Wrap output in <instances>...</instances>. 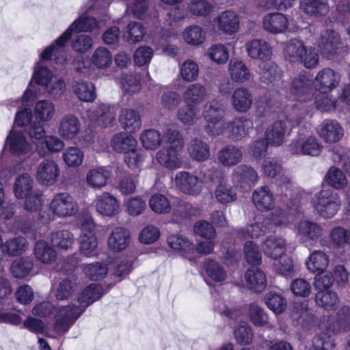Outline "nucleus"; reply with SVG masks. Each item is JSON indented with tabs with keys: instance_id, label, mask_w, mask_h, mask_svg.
<instances>
[{
	"instance_id": "nucleus-49",
	"label": "nucleus",
	"mask_w": 350,
	"mask_h": 350,
	"mask_svg": "<svg viewBox=\"0 0 350 350\" xmlns=\"http://www.w3.org/2000/svg\"><path fill=\"white\" fill-rule=\"evenodd\" d=\"M314 103L316 108L321 112L332 113L342 108L338 104V100L327 93L319 92L315 96Z\"/></svg>"
},
{
	"instance_id": "nucleus-24",
	"label": "nucleus",
	"mask_w": 350,
	"mask_h": 350,
	"mask_svg": "<svg viewBox=\"0 0 350 350\" xmlns=\"http://www.w3.org/2000/svg\"><path fill=\"white\" fill-rule=\"evenodd\" d=\"M262 27L265 31L273 34L284 33L288 27L287 17L280 12L269 13L264 16Z\"/></svg>"
},
{
	"instance_id": "nucleus-10",
	"label": "nucleus",
	"mask_w": 350,
	"mask_h": 350,
	"mask_svg": "<svg viewBox=\"0 0 350 350\" xmlns=\"http://www.w3.org/2000/svg\"><path fill=\"white\" fill-rule=\"evenodd\" d=\"M318 46L323 55L332 59L339 53L342 48L340 36L334 30L327 29L321 33Z\"/></svg>"
},
{
	"instance_id": "nucleus-52",
	"label": "nucleus",
	"mask_w": 350,
	"mask_h": 350,
	"mask_svg": "<svg viewBox=\"0 0 350 350\" xmlns=\"http://www.w3.org/2000/svg\"><path fill=\"white\" fill-rule=\"evenodd\" d=\"M306 45L304 42L297 39L289 40L284 50V57L292 63H299L302 59Z\"/></svg>"
},
{
	"instance_id": "nucleus-15",
	"label": "nucleus",
	"mask_w": 350,
	"mask_h": 350,
	"mask_svg": "<svg viewBox=\"0 0 350 350\" xmlns=\"http://www.w3.org/2000/svg\"><path fill=\"white\" fill-rule=\"evenodd\" d=\"M270 229V219L261 214L254 217V221L247 224L245 228L237 230V236L246 239H256L266 233Z\"/></svg>"
},
{
	"instance_id": "nucleus-13",
	"label": "nucleus",
	"mask_w": 350,
	"mask_h": 350,
	"mask_svg": "<svg viewBox=\"0 0 350 350\" xmlns=\"http://www.w3.org/2000/svg\"><path fill=\"white\" fill-rule=\"evenodd\" d=\"M59 174L58 164L53 159H44L37 167L36 178L40 185L49 187L57 182Z\"/></svg>"
},
{
	"instance_id": "nucleus-64",
	"label": "nucleus",
	"mask_w": 350,
	"mask_h": 350,
	"mask_svg": "<svg viewBox=\"0 0 350 350\" xmlns=\"http://www.w3.org/2000/svg\"><path fill=\"white\" fill-rule=\"evenodd\" d=\"M77 290V283L73 278L62 280L56 288L55 296L59 300H65L70 297Z\"/></svg>"
},
{
	"instance_id": "nucleus-56",
	"label": "nucleus",
	"mask_w": 350,
	"mask_h": 350,
	"mask_svg": "<svg viewBox=\"0 0 350 350\" xmlns=\"http://www.w3.org/2000/svg\"><path fill=\"white\" fill-rule=\"evenodd\" d=\"M177 118L183 124L191 126L201 118L200 109L196 105H187L178 109Z\"/></svg>"
},
{
	"instance_id": "nucleus-36",
	"label": "nucleus",
	"mask_w": 350,
	"mask_h": 350,
	"mask_svg": "<svg viewBox=\"0 0 350 350\" xmlns=\"http://www.w3.org/2000/svg\"><path fill=\"white\" fill-rule=\"evenodd\" d=\"M206 88L200 83L189 85L183 94V100L187 105L198 106L206 97Z\"/></svg>"
},
{
	"instance_id": "nucleus-17",
	"label": "nucleus",
	"mask_w": 350,
	"mask_h": 350,
	"mask_svg": "<svg viewBox=\"0 0 350 350\" xmlns=\"http://www.w3.org/2000/svg\"><path fill=\"white\" fill-rule=\"evenodd\" d=\"M253 121L245 116L234 117L227 124V130L233 141L245 138L253 129Z\"/></svg>"
},
{
	"instance_id": "nucleus-53",
	"label": "nucleus",
	"mask_w": 350,
	"mask_h": 350,
	"mask_svg": "<svg viewBox=\"0 0 350 350\" xmlns=\"http://www.w3.org/2000/svg\"><path fill=\"white\" fill-rule=\"evenodd\" d=\"M74 235L68 230H59L53 232L51 241L53 247L59 250L66 251L74 243Z\"/></svg>"
},
{
	"instance_id": "nucleus-44",
	"label": "nucleus",
	"mask_w": 350,
	"mask_h": 350,
	"mask_svg": "<svg viewBox=\"0 0 350 350\" xmlns=\"http://www.w3.org/2000/svg\"><path fill=\"white\" fill-rule=\"evenodd\" d=\"M72 88L75 94L81 101L92 102L96 97L95 87L92 83L77 80L73 83Z\"/></svg>"
},
{
	"instance_id": "nucleus-31",
	"label": "nucleus",
	"mask_w": 350,
	"mask_h": 350,
	"mask_svg": "<svg viewBox=\"0 0 350 350\" xmlns=\"http://www.w3.org/2000/svg\"><path fill=\"white\" fill-rule=\"evenodd\" d=\"M252 201L256 208L260 211L271 210L274 206V198L267 186L256 189L252 193Z\"/></svg>"
},
{
	"instance_id": "nucleus-42",
	"label": "nucleus",
	"mask_w": 350,
	"mask_h": 350,
	"mask_svg": "<svg viewBox=\"0 0 350 350\" xmlns=\"http://www.w3.org/2000/svg\"><path fill=\"white\" fill-rule=\"evenodd\" d=\"M168 245L173 250L181 253L184 256L193 254L196 247L186 237L180 234H172L167 239Z\"/></svg>"
},
{
	"instance_id": "nucleus-7",
	"label": "nucleus",
	"mask_w": 350,
	"mask_h": 350,
	"mask_svg": "<svg viewBox=\"0 0 350 350\" xmlns=\"http://www.w3.org/2000/svg\"><path fill=\"white\" fill-rule=\"evenodd\" d=\"M95 224L91 216H87L81 224V233L79 237L80 252L85 256L90 257L96 254L98 241L94 233Z\"/></svg>"
},
{
	"instance_id": "nucleus-40",
	"label": "nucleus",
	"mask_w": 350,
	"mask_h": 350,
	"mask_svg": "<svg viewBox=\"0 0 350 350\" xmlns=\"http://www.w3.org/2000/svg\"><path fill=\"white\" fill-rule=\"evenodd\" d=\"M300 8L308 15L314 17L325 16L329 10L328 0H301Z\"/></svg>"
},
{
	"instance_id": "nucleus-43",
	"label": "nucleus",
	"mask_w": 350,
	"mask_h": 350,
	"mask_svg": "<svg viewBox=\"0 0 350 350\" xmlns=\"http://www.w3.org/2000/svg\"><path fill=\"white\" fill-rule=\"evenodd\" d=\"M187 151L189 156L198 161L206 160L210 156L208 145L201 139L194 137L187 144Z\"/></svg>"
},
{
	"instance_id": "nucleus-23",
	"label": "nucleus",
	"mask_w": 350,
	"mask_h": 350,
	"mask_svg": "<svg viewBox=\"0 0 350 350\" xmlns=\"http://www.w3.org/2000/svg\"><path fill=\"white\" fill-rule=\"evenodd\" d=\"M111 176V171L107 167L98 166L88 171L85 182L90 187L100 190L107 185Z\"/></svg>"
},
{
	"instance_id": "nucleus-37",
	"label": "nucleus",
	"mask_w": 350,
	"mask_h": 350,
	"mask_svg": "<svg viewBox=\"0 0 350 350\" xmlns=\"http://www.w3.org/2000/svg\"><path fill=\"white\" fill-rule=\"evenodd\" d=\"M296 231L297 234L309 241H316L323 234L321 226L308 220L299 221L296 225Z\"/></svg>"
},
{
	"instance_id": "nucleus-30",
	"label": "nucleus",
	"mask_w": 350,
	"mask_h": 350,
	"mask_svg": "<svg viewBox=\"0 0 350 350\" xmlns=\"http://www.w3.org/2000/svg\"><path fill=\"white\" fill-rule=\"evenodd\" d=\"M245 280L247 288L254 292L261 293L267 287L266 274L258 267L248 269L245 273Z\"/></svg>"
},
{
	"instance_id": "nucleus-19",
	"label": "nucleus",
	"mask_w": 350,
	"mask_h": 350,
	"mask_svg": "<svg viewBox=\"0 0 350 350\" xmlns=\"http://www.w3.org/2000/svg\"><path fill=\"white\" fill-rule=\"evenodd\" d=\"M232 179L237 187L250 189L258 182V176L251 166L240 165L234 170Z\"/></svg>"
},
{
	"instance_id": "nucleus-46",
	"label": "nucleus",
	"mask_w": 350,
	"mask_h": 350,
	"mask_svg": "<svg viewBox=\"0 0 350 350\" xmlns=\"http://www.w3.org/2000/svg\"><path fill=\"white\" fill-rule=\"evenodd\" d=\"M350 325V308L342 306L337 313V319L334 322V318L329 319L327 322V329L333 334H336L342 330H345Z\"/></svg>"
},
{
	"instance_id": "nucleus-20",
	"label": "nucleus",
	"mask_w": 350,
	"mask_h": 350,
	"mask_svg": "<svg viewBox=\"0 0 350 350\" xmlns=\"http://www.w3.org/2000/svg\"><path fill=\"white\" fill-rule=\"evenodd\" d=\"M261 248L266 256L276 260L286 253V241L280 236L269 235L262 241Z\"/></svg>"
},
{
	"instance_id": "nucleus-26",
	"label": "nucleus",
	"mask_w": 350,
	"mask_h": 350,
	"mask_svg": "<svg viewBox=\"0 0 350 350\" xmlns=\"http://www.w3.org/2000/svg\"><path fill=\"white\" fill-rule=\"evenodd\" d=\"M118 120L122 128L129 133H135L142 126L139 113L133 109H122L119 113Z\"/></svg>"
},
{
	"instance_id": "nucleus-4",
	"label": "nucleus",
	"mask_w": 350,
	"mask_h": 350,
	"mask_svg": "<svg viewBox=\"0 0 350 350\" xmlns=\"http://www.w3.org/2000/svg\"><path fill=\"white\" fill-rule=\"evenodd\" d=\"M312 204L322 217L332 218L339 211L341 201L338 193L330 189H326L314 195Z\"/></svg>"
},
{
	"instance_id": "nucleus-16",
	"label": "nucleus",
	"mask_w": 350,
	"mask_h": 350,
	"mask_svg": "<svg viewBox=\"0 0 350 350\" xmlns=\"http://www.w3.org/2000/svg\"><path fill=\"white\" fill-rule=\"evenodd\" d=\"M311 77L308 72L303 71L297 74L293 79L291 87V93L295 99L300 102H306L310 100L311 86Z\"/></svg>"
},
{
	"instance_id": "nucleus-54",
	"label": "nucleus",
	"mask_w": 350,
	"mask_h": 350,
	"mask_svg": "<svg viewBox=\"0 0 350 350\" xmlns=\"http://www.w3.org/2000/svg\"><path fill=\"white\" fill-rule=\"evenodd\" d=\"M315 301L327 311L337 309L340 304L338 295L332 291H319L315 295Z\"/></svg>"
},
{
	"instance_id": "nucleus-6",
	"label": "nucleus",
	"mask_w": 350,
	"mask_h": 350,
	"mask_svg": "<svg viewBox=\"0 0 350 350\" xmlns=\"http://www.w3.org/2000/svg\"><path fill=\"white\" fill-rule=\"evenodd\" d=\"M262 170L267 176L275 178L278 185L277 195L284 196L286 198L292 196L290 178L282 173L281 164L276 159L271 158L265 160Z\"/></svg>"
},
{
	"instance_id": "nucleus-62",
	"label": "nucleus",
	"mask_w": 350,
	"mask_h": 350,
	"mask_svg": "<svg viewBox=\"0 0 350 350\" xmlns=\"http://www.w3.org/2000/svg\"><path fill=\"white\" fill-rule=\"evenodd\" d=\"M265 299L267 306L276 314L282 313L286 307V299L278 293L269 292Z\"/></svg>"
},
{
	"instance_id": "nucleus-34",
	"label": "nucleus",
	"mask_w": 350,
	"mask_h": 350,
	"mask_svg": "<svg viewBox=\"0 0 350 350\" xmlns=\"http://www.w3.org/2000/svg\"><path fill=\"white\" fill-rule=\"evenodd\" d=\"M217 158L223 165L234 166L241 161L243 151L240 147L237 146L227 145L218 152Z\"/></svg>"
},
{
	"instance_id": "nucleus-1",
	"label": "nucleus",
	"mask_w": 350,
	"mask_h": 350,
	"mask_svg": "<svg viewBox=\"0 0 350 350\" xmlns=\"http://www.w3.org/2000/svg\"><path fill=\"white\" fill-rule=\"evenodd\" d=\"M33 82L44 88V90L51 95L61 94L66 88L63 78L55 75L44 62L40 61L34 66L31 81L23 94L22 100L19 99L8 100L7 106L19 107L35 99L39 94L38 88L33 84Z\"/></svg>"
},
{
	"instance_id": "nucleus-5",
	"label": "nucleus",
	"mask_w": 350,
	"mask_h": 350,
	"mask_svg": "<svg viewBox=\"0 0 350 350\" xmlns=\"http://www.w3.org/2000/svg\"><path fill=\"white\" fill-rule=\"evenodd\" d=\"M321 148L322 146L307 127L300 129L297 136L289 144V150L294 154L316 157L321 153Z\"/></svg>"
},
{
	"instance_id": "nucleus-47",
	"label": "nucleus",
	"mask_w": 350,
	"mask_h": 350,
	"mask_svg": "<svg viewBox=\"0 0 350 350\" xmlns=\"http://www.w3.org/2000/svg\"><path fill=\"white\" fill-rule=\"evenodd\" d=\"M228 72L232 80L243 83L251 78V73L246 65L240 60L231 59L228 65Z\"/></svg>"
},
{
	"instance_id": "nucleus-22",
	"label": "nucleus",
	"mask_w": 350,
	"mask_h": 350,
	"mask_svg": "<svg viewBox=\"0 0 350 350\" xmlns=\"http://www.w3.org/2000/svg\"><path fill=\"white\" fill-rule=\"evenodd\" d=\"M87 116L91 122L107 126L114 120L116 111L111 106L99 104L88 110Z\"/></svg>"
},
{
	"instance_id": "nucleus-33",
	"label": "nucleus",
	"mask_w": 350,
	"mask_h": 350,
	"mask_svg": "<svg viewBox=\"0 0 350 350\" xmlns=\"http://www.w3.org/2000/svg\"><path fill=\"white\" fill-rule=\"evenodd\" d=\"M329 263V256L321 250H315L306 260L308 270L313 273H323Z\"/></svg>"
},
{
	"instance_id": "nucleus-39",
	"label": "nucleus",
	"mask_w": 350,
	"mask_h": 350,
	"mask_svg": "<svg viewBox=\"0 0 350 350\" xmlns=\"http://www.w3.org/2000/svg\"><path fill=\"white\" fill-rule=\"evenodd\" d=\"M65 146L64 142L54 135H46L43 140L37 145L36 148L39 156L44 157L51 153L59 152Z\"/></svg>"
},
{
	"instance_id": "nucleus-11",
	"label": "nucleus",
	"mask_w": 350,
	"mask_h": 350,
	"mask_svg": "<svg viewBox=\"0 0 350 350\" xmlns=\"http://www.w3.org/2000/svg\"><path fill=\"white\" fill-rule=\"evenodd\" d=\"M5 147L9 152L16 157H24L32 151V145L21 131L12 129L5 141Z\"/></svg>"
},
{
	"instance_id": "nucleus-51",
	"label": "nucleus",
	"mask_w": 350,
	"mask_h": 350,
	"mask_svg": "<svg viewBox=\"0 0 350 350\" xmlns=\"http://www.w3.org/2000/svg\"><path fill=\"white\" fill-rule=\"evenodd\" d=\"M35 190L33 189V180L29 174H22L16 179L13 191L18 199H23Z\"/></svg>"
},
{
	"instance_id": "nucleus-50",
	"label": "nucleus",
	"mask_w": 350,
	"mask_h": 350,
	"mask_svg": "<svg viewBox=\"0 0 350 350\" xmlns=\"http://www.w3.org/2000/svg\"><path fill=\"white\" fill-rule=\"evenodd\" d=\"M225 113L226 111L223 104L217 100L207 102L202 111V115L206 122L224 120Z\"/></svg>"
},
{
	"instance_id": "nucleus-32",
	"label": "nucleus",
	"mask_w": 350,
	"mask_h": 350,
	"mask_svg": "<svg viewBox=\"0 0 350 350\" xmlns=\"http://www.w3.org/2000/svg\"><path fill=\"white\" fill-rule=\"evenodd\" d=\"M217 27L222 32L231 35L236 33L239 27V18L232 10H228L220 13L217 18Z\"/></svg>"
},
{
	"instance_id": "nucleus-25",
	"label": "nucleus",
	"mask_w": 350,
	"mask_h": 350,
	"mask_svg": "<svg viewBox=\"0 0 350 350\" xmlns=\"http://www.w3.org/2000/svg\"><path fill=\"white\" fill-rule=\"evenodd\" d=\"M253 103V96L250 90L244 87L236 88L231 96V105L237 112L248 111Z\"/></svg>"
},
{
	"instance_id": "nucleus-48",
	"label": "nucleus",
	"mask_w": 350,
	"mask_h": 350,
	"mask_svg": "<svg viewBox=\"0 0 350 350\" xmlns=\"http://www.w3.org/2000/svg\"><path fill=\"white\" fill-rule=\"evenodd\" d=\"M55 105L49 100H41L36 103L33 107V116L37 122H47L55 115Z\"/></svg>"
},
{
	"instance_id": "nucleus-41",
	"label": "nucleus",
	"mask_w": 350,
	"mask_h": 350,
	"mask_svg": "<svg viewBox=\"0 0 350 350\" xmlns=\"http://www.w3.org/2000/svg\"><path fill=\"white\" fill-rule=\"evenodd\" d=\"M329 239L334 249L345 250L347 247H350V228L334 227L329 233Z\"/></svg>"
},
{
	"instance_id": "nucleus-29",
	"label": "nucleus",
	"mask_w": 350,
	"mask_h": 350,
	"mask_svg": "<svg viewBox=\"0 0 350 350\" xmlns=\"http://www.w3.org/2000/svg\"><path fill=\"white\" fill-rule=\"evenodd\" d=\"M259 66L260 80L267 84L278 86L282 83V72L278 66L272 62L266 61Z\"/></svg>"
},
{
	"instance_id": "nucleus-60",
	"label": "nucleus",
	"mask_w": 350,
	"mask_h": 350,
	"mask_svg": "<svg viewBox=\"0 0 350 350\" xmlns=\"http://www.w3.org/2000/svg\"><path fill=\"white\" fill-rule=\"evenodd\" d=\"M150 209L157 214H167L171 212V202L165 196L161 193H154L149 199Z\"/></svg>"
},
{
	"instance_id": "nucleus-38",
	"label": "nucleus",
	"mask_w": 350,
	"mask_h": 350,
	"mask_svg": "<svg viewBox=\"0 0 350 350\" xmlns=\"http://www.w3.org/2000/svg\"><path fill=\"white\" fill-rule=\"evenodd\" d=\"M111 146L117 152L126 153L137 146V140L124 132L114 135L111 139Z\"/></svg>"
},
{
	"instance_id": "nucleus-27",
	"label": "nucleus",
	"mask_w": 350,
	"mask_h": 350,
	"mask_svg": "<svg viewBox=\"0 0 350 350\" xmlns=\"http://www.w3.org/2000/svg\"><path fill=\"white\" fill-rule=\"evenodd\" d=\"M288 134L286 122L279 120L267 127L265 131V139L268 144L278 146L285 142Z\"/></svg>"
},
{
	"instance_id": "nucleus-55",
	"label": "nucleus",
	"mask_w": 350,
	"mask_h": 350,
	"mask_svg": "<svg viewBox=\"0 0 350 350\" xmlns=\"http://www.w3.org/2000/svg\"><path fill=\"white\" fill-rule=\"evenodd\" d=\"M326 183L337 190L345 189L348 185L345 174L336 167H331L325 175Z\"/></svg>"
},
{
	"instance_id": "nucleus-35",
	"label": "nucleus",
	"mask_w": 350,
	"mask_h": 350,
	"mask_svg": "<svg viewBox=\"0 0 350 350\" xmlns=\"http://www.w3.org/2000/svg\"><path fill=\"white\" fill-rule=\"evenodd\" d=\"M129 241V232L124 228L116 227L113 229L108 238V246L114 252H120L127 247Z\"/></svg>"
},
{
	"instance_id": "nucleus-2",
	"label": "nucleus",
	"mask_w": 350,
	"mask_h": 350,
	"mask_svg": "<svg viewBox=\"0 0 350 350\" xmlns=\"http://www.w3.org/2000/svg\"><path fill=\"white\" fill-rule=\"evenodd\" d=\"M102 295V287L99 284H92L78 295V305L72 303L60 306L55 314V332L58 334L66 333L87 307L100 299Z\"/></svg>"
},
{
	"instance_id": "nucleus-12",
	"label": "nucleus",
	"mask_w": 350,
	"mask_h": 350,
	"mask_svg": "<svg viewBox=\"0 0 350 350\" xmlns=\"http://www.w3.org/2000/svg\"><path fill=\"white\" fill-rule=\"evenodd\" d=\"M340 81L338 72L329 68L320 70L313 80V86L320 93H328L335 90Z\"/></svg>"
},
{
	"instance_id": "nucleus-63",
	"label": "nucleus",
	"mask_w": 350,
	"mask_h": 350,
	"mask_svg": "<svg viewBox=\"0 0 350 350\" xmlns=\"http://www.w3.org/2000/svg\"><path fill=\"white\" fill-rule=\"evenodd\" d=\"M83 269L85 275L92 280H102L108 271L107 265L100 262L85 264Z\"/></svg>"
},
{
	"instance_id": "nucleus-28",
	"label": "nucleus",
	"mask_w": 350,
	"mask_h": 350,
	"mask_svg": "<svg viewBox=\"0 0 350 350\" xmlns=\"http://www.w3.org/2000/svg\"><path fill=\"white\" fill-rule=\"evenodd\" d=\"M248 55L252 59H259L263 62L269 61L272 51L270 45L265 40L254 39L245 45Z\"/></svg>"
},
{
	"instance_id": "nucleus-3",
	"label": "nucleus",
	"mask_w": 350,
	"mask_h": 350,
	"mask_svg": "<svg viewBox=\"0 0 350 350\" xmlns=\"http://www.w3.org/2000/svg\"><path fill=\"white\" fill-rule=\"evenodd\" d=\"M58 133L65 140H72L75 143L83 145L93 142L92 131H83L79 119L71 113L66 114L61 118L58 126Z\"/></svg>"
},
{
	"instance_id": "nucleus-21",
	"label": "nucleus",
	"mask_w": 350,
	"mask_h": 350,
	"mask_svg": "<svg viewBox=\"0 0 350 350\" xmlns=\"http://www.w3.org/2000/svg\"><path fill=\"white\" fill-rule=\"evenodd\" d=\"M181 152L182 150L163 148L157 152L156 160L161 166L170 170H176L183 164Z\"/></svg>"
},
{
	"instance_id": "nucleus-14",
	"label": "nucleus",
	"mask_w": 350,
	"mask_h": 350,
	"mask_svg": "<svg viewBox=\"0 0 350 350\" xmlns=\"http://www.w3.org/2000/svg\"><path fill=\"white\" fill-rule=\"evenodd\" d=\"M317 133L325 142L334 144L342 138L344 129L336 120L325 119L319 125Z\"/></svg>"
},
{
	"instance_id": "nucleus-18",
	"label": "nucleus",
	"mask_w": 350,
	"mask_h": 350,
	"mask_svg": "<svg viewBox=\"0 0 350 350\" xmlns=\"http://www.w3.org/2000/svg\"><path fill=\"white\" fill-rule=\"evenodd\" d=\"M96 211L105 217H113L120 211V203L117 198L108 192L96 196L93 202Z\"/></svg>"
},
{
	"instance_id": "nucleus-59",
	"label": "nucleus",
	"mask_w": 350,
	"mask_h": 350,
	"mask_svg": "<svg viewBox=\"0 0 350 350\" xmlns=\"http://www.w3.org/2000/svg\"><path fill=\"white\" fill-rule=\"evenodd\" d=\"M27 241L24 237H18L8 239L4 243L2 252L8 256H19L25 251Z\"/></svg>"
},
{
	"instance_id": "nucleus-45",
	"label": "nucleus",
	"mask_w": 350,
	"mask_h": 350,
	"mask_svg": "<svg viewBox=\"0 0 350 350\" xmlns=\"http://www.w3.org/2000/svg\"><path fill=\"white\" fill-rule=\"evenodd\" d=\"M34 254L36 259L44 264H51L56 260L57 252L46 241L40 240L36 242Z\"/></svg>"
},
{
	"instance_id": "nucleus-58",
	"label": "nucleus",
	"mask_w": 350,
	"mask_h": 350,
	"mask_svg": "<svg viewBox=\"0 0 350 350\" xmlns=\"http://www.w3.org/2000/svg\"><path fill=\"white\" fill-rule=\"evenodd\" d=\"M187 10L193 16L206 17L213 12V5L208 0H191L187 3Z\"/></svg>"
},
{
	"instance_id": "nucleus-9",
	"label": "nucleus",
	"mask_w": 350,
	"mask_h": 350,
	"mask_svg": "<svg viewBox=\"0 0 350 350\" xmlns=\"http://www.w3.org/2000/svg\"><path fill=\"white\" fill-rule=\"evenodd\" d=\"M174 183L180 191L193 196H199L204 188L202 177L200 178L187 171L178 172L175 174Z\"/></svg>"
},
{
	"instance_id": "nucleus-61",
	"label": "nucleus",
	"mask_w": 350,
	"mask_h": 350,
	"mask_svg": "<svg viewBox=\"0 0 350 350\" xmlns=\"http://www.w3.org/2000/svg\"><path fill=\"white\" fill-rule=\"evenodd\" d=\"M84 152L77 146L66 148L62 154V159L68 167H77L80 166L83 161Z\"/></svg>"
},
{
	"instance_id": "nucleus-57",
	"label": "nucleus",
	"mask_w": 350,
	"mask_h": 350,
	"mask_svg": "<svg viewBox=\"0 0 350 350\" xmlns=\"http://www.w3.org/2000/svg\"><path fill=\"white\" fill-rule=\"evenodd\" d=\"M182 37L188 44L197 46L206 40V32L201 27L192 25L185 29Z\"/></svg>"
},
{
	"instance_id": "nucleus-8",
	"label": "nucleus",
	"mask_w": 350,
	"mask_h": 350,
	"mask_svg": "<svg viewBox=\"0 0 350 350\" xmlns=\"http://www.w3.org/2000/svg\"><path fill=\"white\" fill-rule=\"evenodd\" d=\"M50 211L59 217H67L75 215L79 206L75 198L68 193L62 192L54 196L49 205Z\"/></svg>"
}]
</instances>
